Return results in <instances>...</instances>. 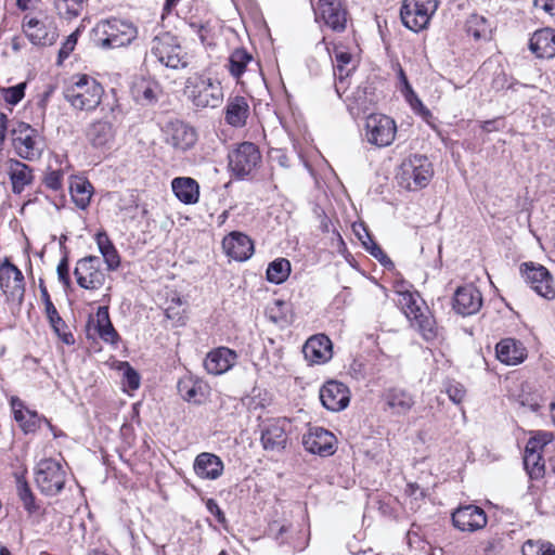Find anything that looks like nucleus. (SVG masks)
I'll return each mask as SVG.
<instances>
[{
    "label": "nucleus",
    "mask_w": 555,
    "mask_h": 555,
    "mask_svg": "<svg viewBox=\"0 0 555 555\" xmlns=\"http://www.w3.org/2000/svg\"><path fill=\"white\" fill-rule=\"evenodd\" d=\"M66 102L76 111L93 112L104 95L103 86L86 74L74 75L63 91Z\"/></svg>",
    "instance_id": "nucleus-1"
},
{
    "label": "nucleus",
    "mask_w": 555,
    "mask_h": 555,
    "mask_svg": "<svg viewBox=\"0 0 555 555\" xmlns=\"http://www.w3.org/2000/svg\"><path fill=\"white\" fill-rule=\"evenodd\" d=\"M92 33L95 44L106 49L130 44L138 35L137 27L132 23L118 18L99 22Z\"/></svg>",
    "instance_id": "nucleus-2"
},
{
    "label": "nucleus",
    "mask_w": 555,
    "mask_h": 555,
    "mask_svg": "<svg viewBox=\"0 0 555 555\" xmlns=\"http://www.w3.org/2000/svg\"><path fill=\"white\" fill-rule=\"evenodd\" d=\"M185 94L197 108H216L224 96L221 82L205 75L189 77L185 82Z\"/></svg>",
    "instance_id": "nucleus-3"
},
{
    "label": "nucleus",
    "mask_w": 555,
    "mask_h": 555,
    "mask_svg": "<svg viewBox=\"0 0 555 555\" xmlns=\"http://www.w3.org/2000/svg\"><path fill=\"white\" fill-rule=\"evenodd\" d=\"M434 176L433 165L424 155H412L405 158L397 172V181L400 186L416 191L425 188Z\"/></svg>",
    "instance_id": "nucleus-4"
},
{
    "label": "nucleus",
    "mask_w": 555,
    "mask_h": 555,
    "mask_svg": "<svg viewBox=\"0 0 555 555\" xmlns=\"http://www.w3.org/2000/svg\"><path fill=\"white\" fill-rule=\"evenodd\" d=\"M151 52L166 67L172 69L185 68L189 55L181 47L178 38L170 33H163L152 41Z\"/></svg>",
    "instance_id": "nucleus-5"
},
{
    "label": "nucleus",
    "mask_w": 555,
    "mask_h": 555,
    "mask_svg": "<svg viewBox=\"0 0 555 555\" xmlns=\"http://www.w3.org/2000/svg\"><path fill=\"white\" fill-rule=\"evenodd\" d=\"M67 479L64 466L56 460H41L35 468V482L41 493L56 495L60 493Z\"/></svg>",
    "instance_id": "nucleus-6"
},
{
    "label": "nucleus",
    "mask_w": 555,
    "mask_h": 555,
    "mask_svg": "<svg viewBox=\"0 0 555 555\" xmlns=\"http://www.w3.org/2000/svg\"><path fill=\"white\" fill-rule=\"evenodd\" d=\"M12 144L21 158L36 160L42 154V142L38 131L29 124L15 121L11 128Z\"/></svg>",
    "instance_id": "nucleus-7"
},
{
    "label": "nucleus",
    "mask_w": 555,
    "mask_h": 555,
    "mask_svg": "<svg viewBox=\"0 0 555 555\" xmlns=\"http://www.w3.org/2000/svg\"><path fill=\"white\" fill-rule=\"evenodd\" d=\"M437 8V0H403L400 17L406 28L418 33L428 26Z\"/></svg>",
    "instance_id": "nucleus-8"
},
{
    "label": "nucleus",
    "mask_w": 555,
    "mask_h": 555,
    "mask_svg": "<svg viewBox=\"0 0 555 555\" xmlns=\"http://www.w3.org/2000/svg\"><path fill=\"white\" fill-rule=\"evenodd\" d=\"M397 133L395 120L383 114H372L365 120V139L375 146L390 145Z\"/></svg>",
    "instance_id": "nucleus-9"
},
{
    "label": "nucleus",
    "mask_w": 555,
    "mask_h": 555,
    "mask_svg": "<svg viewBox=\"0 0 555 555\" xmlns=\"http://www.w3.org/2000/svg\"><path fill=\"white\" fill-rule=\"evenodd\" d=\"M261 162V154L258 147L251 142L241 143L229 154V166L232 172L244 178L253 175Z\"/></svg>",
    "instance_id": "nucleus-10"
},
{
    "label": "nucleus",
    "mask_w": 555,
    "mask_h": 555,
    "mask_svg": "<svg viewBox=\"0 0 555 555\" xmlns=\"http://www.w3.org/2000/svg\"><path fill=\"white\" fill-rule=\"evenodd\" d=\"M74 275L77 284L89 291L99 289L105 283V273L101 269V259L98 256H87L78 260Z\"/></svg>",
    "instance_id": "nucleus-11"
},
{
    "label": "nucleus",
    "mask_w": 555,
    "mask_h": 555,
    "mask_svg": "<svg viewBox=\"0 0 555 555\" xmlns=\"http://www.w3.org/2000/svg\"><path fill=\"white\" fill-rule=\"evenodd\" d=\"M0 287L9 301L21 305L25 295V282L22 271L8 258L0 263Z\"/></svg>",
    "instance_id": "nucleus-12"
},
{
    "label": "nucleus",
    "mask_w": 555,
    "mask_h": 555,
    "mask_svg": "<svg viewBox=\"0 0 555 555\" xmlns=\"http://www.w3.org/2000/svg\"><path fill=\"white\" fill-rule=\"evenodd\" d=\"M314 14L317 22H323L334 31L341 33L347 27V11L340 0H319Z\"/></svg>",
    "instance_id": "nucleus-13"
},
{
    "label": "nucleus",
    "mask_w": 555,
    "mask_h": 555,
    "mask_svg": "<svg viewBox=\"0 0 555 555\" xmlns=\"http://www.w3.org/2000/svg\"><path fill=\"white\" fill-rule=\"evenodd\" d=\"M521 272L525 281L538 295L547 300L555 298L553 278L546 268L533 263H524Z\"/></svg>",
    "instance_id": "nucleus-14"
},
{
    "label": "nucleus",
    "mask_w": 555,
    "mask_h": 555,
    "mask_svg": "<svg viewBox=\"0 0 555 555\" xmlns=\"http://www.w3.org/2000/svg\"><path fill=\"white\" fill-rule=\"evenodd\" d=\"M166 142L177 151L185 152L197 141L196 130L182 120H171L165 129Z\"/></svg>",
    "instance_id": "nucleus-15"
},
{
    "label": "nucleus",
    "mask_w": 555,
    "mask_h": 555,
    "mask_svg": "<svg viewBox=\"0 0 555 555\" xmlns=\"http://www.w3.org/2000/svg\"><path fill=\"white\" fill-rule=\"evenodd\" d=\"M487 521L485 511L477 505L460 506L452 513V522L461 531L474 532L480 530L486 527Z\"/></svg>",
    "instance_id": "nucleus-16"
},
{
    "label": "nucleus",
    "mask_w": 555,
    "mask_h": 555,
    "mask_svg": "<svg viewBox=\"0 0 555 555\" xmlns=\"http://www.w3.org/2000/svg\"><path fill=\"white\" fill-rule=\"evenodd\" d=\"M302 443L308 452L321 456H330L336 451L335 436L322 427L311 428L304 436Z\"/></svg>",
    "instance_id": "nucleus-17"
},
{
    "label": "nucleus",
    "mask_w": 555,
    "mask_h": 555,
    "mask_svg": "<svg viewBox=\"0 0 555 555\" xmlns=\"http://www.w3.org/2000/svg\"><path fill=\"white\" fill-rule=\"evenodd\" d=\"M320 400L325 409L338 412L349 404L350 392L345 384L330 380L320 389Z\"/></svg>",
    "instance_id": "nucleus-18"
},
{
    "label": "nucleus",
    "mask_w": 555,
    "mask_h": 555,
    "mask_svg": "<svg viewBox=\"0 0 555 555\" xmlns=\"http://www.w3.org/2000/svg\"><path fill=\"white\" fill-rule=\"evenodd\" d=\"M482 306V296L473 284L459 287L453 297V308L461 315L477 313Z\"/></svg>",
    "instance_id": "nucleus-19"
},
{
    "label": "nucleus",
    "mask_w": 555,
    "mask_h": 555,
    "mask_svg": "<svg viewBox=\"0 0 555 555\" xmlns=\"http://www.w3.org/2000/svg\"><path fill=\"white\" fill-rule=\"evenodd\" d=\"M23 31L34 44H52L56 38L55 28L52 23L36 17L28 18V16H25Z\"/></svg>",
    "instance_id": "nucleus-20"
},
{
    "label": "nucleus",
    "mask_w": 555,
    "mask_h": 555,
    "mask_svg": "<svg viewBox=\"0 0 555 555\" xmlns=\"http://www.w3.org/2000/svg\"><path fill=\"white\" fill-rule=\"evenodd\" d=\"M10 403L14 420L25 434H33L37 431L41 422H44L50 429L53 428L47 418L40 416L36 411L27 409L20 398L13 397Z\"/></svg>",
    "instance_id": "nucleus-21"
},
{
    "label": "nucleus",
    "mask_w": 555,
    "mask_h": 555,
    "mask_svg": "<svg viewBox=\"0 0 555 555\" xmlns=\"http://www.w3.org/2000/svg\"><path fill=\"white\" fill-rule=\"evenodd\" d=\"M222 248L227 256L236 261H245L254 254L253 241L237 231L231 232L223 238Z\"/></svg>",
    "instance_id": "nucleus-22"
},
{
    "label": "nucleus",
    "mask_w": 555,
    "mask_h": 555,
    "mask_svg": "<svg viewBox=\"0 0 555 555\" xmlns=\"http://www.w3.org/2000/svg\"><path fill=\"white\" fill-rule=\"evenodd\" d=\"M237 354L228 347H218L206 354L204 367L208 374L221 375L228 372L236 362Z\"/></svg>",
    "instance_id": "nucleus-23"
},
{
    "label": "nucleus",
    "mask_w": 555,
    "mask_h": 555,
    "mask_svg": "<svg viewBox=\"0 0 555 555\" xmlns=\"http://www.w3.org/2000/svg\"><path fill=\"white\" fill-rule=\"evenodd\" d=\"M305 359L310 364L327 362L332 356V341L323 334L310 337L302 347Z\"/></svg>",
    "instance_id": "nucleus-24"
},
{
    "label": "nucleus",
    "mask_w": 555,
    "mask_h": 555,
    "mask_svg": "<svg viewBox=\"0 0 555 555\" xmlns=\"http://www.w3.org/2000/svg\"><path fill=\"white\" fill-rule=\"evenodd\" d=\"M286 421L276 420L268 423L261 433V443L267 451L280 452L287 443Z\"/></svg>",
    "instance_id": "nucleus-25"
},
{
    "label": "nucleus",
    "mask_w": 555,
    "mask_h": 555,
    "mask_svg": "<svg viewBox=\"0 0 555 555\" xmlns=\"http://www.w3.org/2000/svg\"><path fill=\"white\" fill-rule=\"evenodd\" d=\"M86 137L94 149H111L115 139V129L109 121L98 119L88 126Z\"/></svg>",
    "instance_id": "nucleus-26"
},
{
    "label": "nucleus",
    "mask_w": 555,
    "mask_h": 555,
    "mask_svg": "<svg viewBox=\"0 0 555 555\" xmlns=\"http://www.w3.org/2000/svg\"><path fill=\"white\" fill-rule=\"evenodd\" d=\"M7 165L14 194H21L28 185L33 184L35 176L31 167L14 158L9 159Z\"/></svg>",
    "instance_id": "nucleus-27"
},
{
    "label": "nucleus",
    "mask_w": 555,
    "mask_h": 555,
    "mask_svg": "<svg viewBox=\"0 0 555 555\" xmlns=\"http://www.w3.org/2000/svg\"><path fill=\"white\" fill-rule=\"evenodd\" d=\"M193 468L199 478L215 480L222 475L224 466L216 454L203 452L195 457Z\"/></svg>",
    "instance_id": "nucleus-28"
},
{
    "label": "nucleus",
    "mask_w": 555,
    "mask_h": 555,
    "mask_svg": "<svg viewBox=\"0 0 555 555\" xmlns=\"http://www.w3.org/2000/svg\"><path fill=\"white\" fill-rule=\"evenodd\" d=\"M529 49L537 57L552 59L555 56V29L537 30L529 41Z\"/></svg>",
    "instance_id": "nucleus-29"
},
{
    "label": "nucleus",
    "mask_w": 555,
    "mask_h": 555,
    "mask_svg": "<svg viewBox=\"0 0 555 555\" xmlns=\"http://www.w3.org/2000/svg\"><path fill=\"white\" fill-rule=\"evenodd\" d=\"M496 358L506 365H517L527 358L524 345L514 339L505 338L496 344Z\"/></svg>",
    "instance_id": "nucleus-30"
},
{
    "label": "nucleus",
    "mask_w": 555,
    "mask_h": 555,
    "mask_svg": "<svg viewBox=\"0 0 555 555\" xmlns=\"http://www.w3.org/2000/svg\"><path fill=\"white\" fill-rule=\"evenodd\" d=\"M249 116L247 99L235 95L228 99L224 108V119L232 127H243Z\"/></svg>",
    "instance_id": "nucleus-31"
},
{
    "label": "nucleus",
    "mask_w": 555,
    "mask_h": 555,
    "mask_svg": "<svg viewBox=\"0 0 555 555\" xmlns=\"http://www.w3.org/2000/svg\"><path fill=\"white\" fill-rule=\"evenodd\" d=\"M171 189L178 199L186 205L195 204L198 202L199 186L198 183L192 178H175L171 181Z\"/></svg>",
    "instance_id": "nucleus-32"
},
{
    "label": "nucleus",
    "mask_w": 555,
    "mask_h": 555,
    "mask_svg": "<svg viewBox=\"0 0 555 555\" xmlns=\"http://www.w3.org/2000/svg\"><path fill=\"white\" fill-rule=\"evenodd\" d=\"M133 99L141 105H152L158 101L160 87L154 80L139 79L132 86Z\"/></svg>",
    "instance_id": "nucleus-33"
},
{
    "label": "nucleus",
    "mask_w": 555,
    "mask_h": 555,
    "mask_svg": "<svg viewBox=\"0 0 555 555\" xmlns=\"http://www.w3.org/2000/svg\"><path fill=\"white\" fill-rule=\"evenodd\" d=\"M250 64H257L253 55L245 49L237 48L231 52L225 67L230 75L238 80Z\"/></svg>",
    "instance_id": "nucleus-34"
},
{
    "label": "nucleus",
    "mask_w": 555,
    "mask_h": 555,
    "mask_svg": "<svg viewBox=\"0 0 555 555\" xmlns=\"http://www.w3.org/2000/svg\"><path fill=\"white\" fill-rule=\"evenodd\" d=\"M384 400L396 414L408 413L414 404L412 396L399 388L388 389L384 395Z\"/></svg>",
    "instance_id": "nucleus-35"
},
{
    "label": "nucleus",
    "mask_w": 555,
    "mask_h": 555,
    "mask_svg": "<svg viewBox=\"0 0 555 555\" xmlns=\"http://www.w3.org/2000/svg\"><path fill=\"white\" fill-rule=\"evenodd\" d=\"M178 391L183 400L188 402L201 403L204 397L203 382L192 375H185L178 382Z\"/></svg>",
    "instance_id": "nucleus-36"
},
{
    "label": "nucleus",
    "mask_w": 555,
    "mask_h": 555,
    "mask_svg": "<svg viewBox=\"0 0 555 555\" xmlns=\"http://www.w3.org/2000/svg\"><path fill=\"white\" fill-rule=\"evenodd\" d=\"M95 330L99 336L105 341L109 344H116L119 335L114 328L107 307H99L95 313Z\"/></svg>",
    "instance_id": "nucleus-37"
},
{
    "label": "nucleus",
    "mask_w": 555,
    "mask_h": 555,
    "mask_svg": "<svg viewBox=\"0 0 555 555\" xmlns=\"http://www.w3.org/2000/svg\"><path fill=\"white\" fill-rule=\"evenodd\" d=\"M92 184L83 179H76L70 184V195L76 204V206L80 209L87 208L90 204V199L92 196Z\"/></svg>",
    "instance_id": "nucleus-38"
},
{
    "label": "nucleus",
    "mask_w": 555,
    "mask_h": 555,
    "mask_svg": "<svg viewBox=\"0 0 555 555\" xmlns=\"http://www.w3.org/2000/svg\"><path fill=\"white\" fill-rule=\"evenodd\" d=\"M524 465L531 479H540L544 476L545 464L542 452L539 450L525 449Z\"/></svg>",
    "instance_id": "nucleus-39"
},
{
    "label": "nucleus",
    "mask_w": 555,
    "mask_h": 555,
    "mask_svg": "<svg viewBox=\"0 0 555 555\" xmlns=\"http://www.w3.org/2000/svg\"><path fill=\"white\" fill-rule=\"evenodd\" d=\"M466 33L474 39H488L491 34V26L488 21L477 14L470 15L465 24Z\"/></svg>",
    "instance_id": "nucleus-40"
},
{
    "label": "nucleus",
    "mask_w": 555,
    "mask_h": 555,
    "mask_svg": "<svg viewBox=\"0 0 555 555\" xmlns=\"http://www.w3.org/2000/svg\"><path fill=\"white\" fill-rule=\"evenodd\" d=\"M291 262L285 258L272 261L267 269V279L271 283L281 284L289 276Z\"/></svg>",
    "instance_id": "nucleus-41"
},
{
    "label": "nucleus",
    "mask_w": 555,
    "mask_h": 555,
    "mask_svg": "<svg viewBox=\"0 0 555 555\" xmlns=\"http://www.w3.org/2000/svg\"><path fill=\"white\" fill-rule=\"evenodd\" d=\"M425 310L426 308L422 311V317L416 315L411 320V323L426 340H430L437 335L436 322Z\"/></svg>",
    "instance_id": "nucleus-42"
},
{
    "label": "nucleus",
    "mask_w": 555,
    "mask_h": 555,
    "mask_svg": "<svg viewBox=\"0 0 555 555\" xmlns=\"http://www.w3.org/2000/svg\"><path fill=\"white\" fill-rule=\"evenodd\" d=\"M399 306L404 312L405 317L411 321L416 315L422 317L424 310V302H418L417 298L409 292L401 293L398 300Z\"/></svg>",
    "instance_id": "nucleus-43"
},
{
    "label": "nucleus",
    "mask_w": 555,
    "mask_h": 555,
    "mask_svg": "<svg viewBox=\"0 0 555 555\" xmlns=\"http://www.w3.org/2000/svg\"><path fill=\"white\" fill-rule=\"evenodd\" d=\"M522 555H555V546L543 540H527L521 547Z\"/></svg>",
    "instance_id": "nucleus-44"
},
{
    "label": "nucleus",
    "mask_w": 555,
    "mask_h": 555,
    "mask_svg": "<svg viewBox=\"0 0 555 555\" xmlns=\"http://www.w3.org/2000/svg\"><path fill=\"white\" fill-rule=\"evenodd\" d=\"M55 7L62 17L72 20L81 13L83 0H56Z\"/></svg>",
    "instance_id": "nucleus-45"
},
{
    "label": "nucleus",
    "mask_w": 555,
    "mask_h": 555,
    "mask_svg": "<svg viewBox=\"0 0 555 555\" xmlns=\"http://www.w3.org/2000/svg\"><path fill=\"white\" fill-rule=\"evenodd\" d=\"M334 54L336 62L334 66V74L338 77L340 81H343V79L347 77L351 72V68H348V65L352 61V55L349 52L340 50L338 48L334 50Z\"/></svg>",
    "instance_id": "nucleus-46"
},
{
    "label": "nucleus",
    "mask_w": 555,
    "mask_h": 555,
    "mask_svg": "<svg viewBox=\"0 0 555 555\" xmlns=\"http://www.w3.org/2000/svg\"><path fill=\"white\" fill-rule=\"evenodd\" d=\"M400 78H401V81H402V85H403L402 93H403L405 100L409 102V104L413 108V111L416 112L424 104L418 99L416 93L413 91V89H412L411 85L409 83V81L406 79V76H405V74L403 73L402 69L400 70Z\"/></svg>",
    "instance_id": "nucleus-47"
},
{
    "label": "nucleus",
    "mask_w": 555,
    "mask_h": 555,
    "mask_svg": "<svg viewBox=\"0 0 555 555\" xmlns=\"http://www.w3.org/2000/svg\"><path fill=\"white\" fill-rule=\"evenodd\" d=\"M400 78H401V81H402V85H403L402 93H403L405 100L409 102V104L413 108V111L416 112L424 104L418 99L416 93L413 91V89H412L411 85L409 83V81L406 79V76H405V74L403 73L402 69L400 70Z\"/></svg>",
    "instance_id": "nucleus-48"
},
{
    "label": "nucleus",
    "mask_w": 555,
    "mask_h": 555,
    "mask_svg": "<svg viewBox=\"0 0 555 555\" xmlns=\"http://www.w3.org/2000/svg\"><path fill=\"white\" fill-rule=\"evenodd\" d=\"M400 78H401V81H402V85H403L402 93H403L405 100L409 102V104L413 108V111L416 112L424 104L418 99L416 93L413 91V89H412L411 85L409 83V81L406 79V76H405V74L403 73L402 69L400 70Z\"/></svg>",
    "instance_id": "nucleus-49"
},
{
    "label": "nucleus",
    "mask_w": 555,
    "mask_h": 555,
    "mask_svg": "<svg viewBox=\"0 0 555 555\" xmlns=\"http://www.w3.org/2000/svg\"><path fill=\"white\" fill-rule=\"evenodd\" d=\"M26 83L22 82L13 87L2 89L3 100L11 104L16 105L25 94Z\"/></svg>",
    "instance_id": "nucleus-50"
},
{
    "label": "nucleus",
    "mask_w": 555,
    "mask_h": 555,
    "mask_svg": "<svg viewBox=\"0 0 555 555\" xmlns=\"http://www.w3.org/2000/svg\"><path fill=\"white\" fill-rule=\"evenodd\" d=\"M17 493L24 507L31 512L35 508V496L26 481L17 480Z\"/></svg>",
    "instance_id": "nucleus-51"
},
{
    "label": "nucleus",
    "mask_w": 555,
    "mask_h": 555,
    "mask_svg": "<svg viewBox=\"0 0 555 555\" xmlns=\"http://www.w3.org/2000/svg\"><path fill=\"white\" fill-rule=\"evenodd\" d=\"M44 312H46V315H47L49 323H50L51 327L53 328V331L57 335H61V331L65 327V322L59 314L55 306L48 305V307H44Z\"/></svg>",
    "instance_id": "nucleus-52"
},
{
    "label": "nucleus",
    "mask_w": 555,
    "mask_h": 555,
    "mask_svg": "<svg viewBox=\"0 0 555 555\" xmlns=\"http://www.w3.org/2000/svg\"><path fill=\"white\" fill-rule=\"evenodd\" d=\"M552 434L550 433L538 431L533 437L529 439L526 448H529V450H539L542 452L543 448L552 441Z\"/></svg>",
    "instance_id": "nucleus-53"
},
{
    "label": "nucleus",
    "mask_w": 555,
    "mask_h": 555,
    "mask_svg": "<svg viewBox=\"0 0 555 555\" xmlns=\"http://www.w3.org/2000/svg\"><path fill=\"white\" fill-rule=\"evenodd\" d=\"M64 172L62 169L48 170L43 178V183L47 188L57 191L63 185Z\"/></svg>",
    "instance_id": "nucleus-54"
},
{
    "label": "nucleus",
    "mask_w": 555,
    "mask_h": 555,
    "mask_svg": "<svg viewBox=\"0 0 555 555\" xmlns=\"http://www.w3.org/2000/svg\"><path fill=\"white\" fill-rule=\"evenodd\" d=\"M446 392L450 400L455 404L462 403L466 396V390L464 386L457 382L448 383L446 387Z\"/></svg>",
    "instance_id": "nucleus-55"
},
{
    "label": "nucleus",
    "mask_w": 555,
    "mask_h": 555,
    "mask_svg": "<svg viewBox=\"0 0 555 555\" xmlns=\"http://www.w3.org/2000/svg\"><path fill=\"white\" fill-rule=\"evenodd\" d=\"M121 370L124 371V380L128 385V387L130 389H138L140 386V376L138 372L134 369H132L127 362L122 363Z\"/></svg>",
    "instance_id": "nucleus-56"
},
{
    "label": "nucleus",
    "mask_w": 555,
    "mask_h": 555,
    "mask_svg": "<svg viewBox=\"0 0 555 555\" xmlns=\"http://www.w3.org/2000/svg\"><path fill=\"white\" fill-rule=\"evenodd\" d=\"M103 258H104V261L106 263V267H107V270L109 271H114L116 270L119 264H120V258H119V255L115 248V246H111L109 248H107L106 250H104L103 253H101Z\"/></svg>",
    "instance_id": "nucleus-57"
},
{
    "label": "nucleus",
    "mask_w": 555,
    "mask_h": 555,
    "mask_svg": "<svg viewBox=\"0 0 555 555\" xmlns=\"http://www.w3.org/2000/svg\"><path fill=\"white\" fill-rule=\"evenodd\" d=\"M57 279L65 288L70 287L69 267L67 257H63L56 268Z\"/></svg>",
    "instance_id": "nucleus-58"
},
{
    "label": "nucleus",
    "mask_w": 555,
    "mask_h": 555,
    "mask_svg": "<svg viewBox=\"0 0 555 555\" xmlns=\"http://www.w3.org/2000/svg\"><path fill=\"white\" fill-rule=\"evenodd\" d=\"M177 307L173 306V305H170L166 308V317L169 319V320H173L175 322H177L179 325H182L184 324V317L182 314V312L179 310V307L181 305V299L178 298L177 301Z\"/></svg>",
    "instance_id": "nucleus-59"
},
{
    "label": "nucleus",
    "mask_w": 555,
    "mask_h": 555,
    "mask_svg": "<svg viewBox=\"0 0 555 555\" xmlns=\"http://www.w3.org/2000/svg\"><path fill=\"white\" fill-rule=\"evenodd\" d=\"M77 43V33H73L67 37L62 48L60 49L59 55L61 59H66L75 49Z\"/></svg>",
    "instance_id": "nucleus-60"
},
{
    "label": "nucleus",
    "mask_w": 555,
    "mask_h": 555,
    "mask_svg": "<svg viewBox=\"0 0 555 555\" xmlns=\"http://www.w3.org/2000/svg\"><path fill=\"white\" fill-rule=\"evenodd\" d=\"M95 242L100 253H103L104 250L113 246V243L105 231H100L95 234Z\"/></svg>",
    "instance_id": "nucleus-61"
},
{
    "label": "nucleus",
    "mask_w": 555,
    "mask_h": 555,
    "mask_svg": "<svg viewBox=\"0 0 555 555\" xmlns=\"http://www.w3.org/2000/svg\"><path fill=\"white\" fill-rule=\"evenodd\" d=\"M207 509L217 517V520L220 524L225 522V516L224 513L221 511L217 502L212 499H209L206 503Z\"/></svg>",
    "instance_id": "nucleus-62"
},
{
    "label": "nucleus",
    "mask_w": 555,
    "mask_h": 555,
    "mask_svg": "<svg viewBox=\"0 0 555 555\" xmlns=\"http://www.w3.org/2000/svg\"><path fill=\"white\" fill-rule=\"evenodd\" d=\"M189 27L192 29V31L194 34H196L198 36L202 43L206 42V36L208 33L206 25H204L202 23H197V22H190Z\"/></svg>",
    "instance_id": "nucleus-63"
},
{
    "label": "nucleus",
    "mask_w": 555,
    "mask_h": 555,
    "mask_svg": "<svg viewBox=\"0 0 555 555\" xmlns=\"http://www.w3.org/2000/svg\"><path fill=\"white\" fill-rule=\"evenodd\" d=\"M535 9H541L550 15L555 14V0H533Z\"/></svg>",
    "instance_id": "nucleus-64"
}]
</instances>
